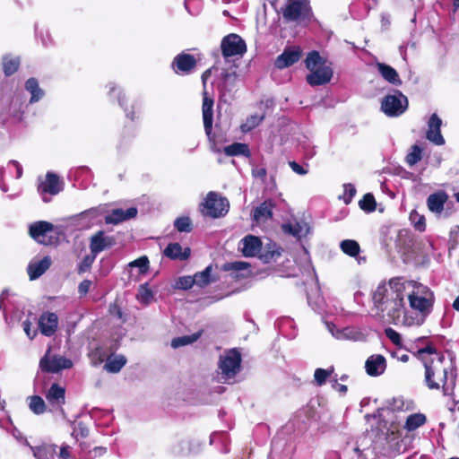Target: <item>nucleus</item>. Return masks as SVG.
Returning a JSON list of instances; mask_svg holds the SVG:
<instances>
[{"instance_id": "nucleus-1", "label": "nucleus", "mask_w": 459, "mask_h": 459, "mask_svg": "<svg viewBox=\"0 0 459 459\" xmlns=\"http://www.w3.org/2000/svg\"><path fill=\"white\" fill-rule=\"evenodd\" d=\"M416 355L423 362L427 387L430 390H442L445 396L452 397L457 377L453 360L437 352L429 345L420 349Z\"/></svg>"}, {"instance_id": "nucleus-2", "label": "nucleus", "mask_w": 459, "mask_h": 459, "mask_svg": "<svg viewBox=\"0 0 459 459\" xmlns=\"http://www.w3.org/2000/svg\"><path fill=\"white\" fill-rule=\"evenodd\" d=\"M411 286L408 279L398 276L391 278L387 282H380L373 291L374 306L386 313L388 319L394 325H400L404 314V291Z\"/></svg>"}, {"instance_id": "nucleus-3", "label": "nucleus", "mask_w": 459, "mask_h": 459, "mask_svg": "<svg viewBox=\"0 0 459 459\" xmlns=\"http://www.w3.org/2000/svg\"><path fill=\"white\" fill-rule=\"evenodd\" d=\"M409 281L411 286L405 290L404 297L408 298L410 307L416 312V315L411 316L404 310L400 325L407 326L420 325L433 309L434 293L429 287L420 282L411 280H409Z\"/></svg>"}, {"instance_id": "nucleus-4", "label": "nucleus", "mask_w": 459, "mask_h": 459, "mask_svg": "<svg viewBox=\"0 0 459 459\" xmlns=\"http://www.w3.org/2000/svg\"><path fill=\"white\" fill-rule=\"evenodd\" d=\"M241 355L237 349H231L220 356L219 368L222 378H233L239 371Z\"/></svg>"}, {"instance_id": "nucleus-5", "label": "nucleus", "mask_w": 459, "mask_h": 459, "mask_svg": "<svg viewBox=\"0 0 459 459\" xmlns=\"http://www.w3.org/2000/svg\"><path fill=\"white\" fill-rule=\"evenodd\" d=\"M283 17L288 21H311L313 13L307 0H289Z\"/></svg>"}, {"instance_id": "nucleus-6", "label": "nucleus", "mask_w": 459, "mask_h": 459, "mask_svg": "<svg viewBox=\"0 0 459 459\" xmlns=\"http://www.w3.org/2000/svg\"><path fill=\"white\" fill-rule=\"evenodd\" d=\"M408 107L407 98L400 91L386 95L381 102V110L388 117L402 115Z\"/></svg>"}, {"instance_id": "nucleus-7", "label": "nucleus", "mask_w": 459, "mask_h": 459, "mask_svg": "<svg viewBox=\"0 0 459 459\" xmlns=\"http://www.w3.org/2000/svg\"><path fill=\"white\" fill-rule=\"evenodd\" d=\"M64 183L61 178L53 172H48L44 178H39L38 193L41 196L43 202L48 203L49 198L47 195H56L63 190Z\"/></svg>"}, {"instance_id": "nucleus-8", "label": "nucleus", "mask_w": 459, "mask_h": 459, "mask_svg": "<svg viewBox=\"0 0 459 459\" xmlns=\"http://www.w3.org/2000/svg\"><path fill=\"white\" fill-rule=\"evenodd\" d=\"M74 363L70 359L61 355H51L48 350L39 361L42 371L48 373H58L63 369H69Z\"/></svg>"}, {"instance_id": "nucleus-9", "label": "nucleus", "mask_w": 459, "mask_h": 459, "mask_svg": "<svg viewBox=\"0 0 459 459\" xmlns=\"http://www.w3.org/2000/svg\"><path fill=\"white\" fill-rule=\"evenodd\" d=\"M204 206V212L206 215L212 218H219L228 212L230 204L226 198L220 196L216 193L210 192L207 195Z\"/></svg>"}, {"instance_id": "nucleus-10", "label": "nucleus", "mask_w": 459, "mask_h": 459, "mask_svg": "<svg viewBox=\"0 0 459 459\" xmlns=\"http://www.w3.org/2000/svg\"><path fill=\"white\" fill-rule=\"evenodd\" d=\"M221 53L225 58L234 56H243L247 51L245 41L238 34H229L224 37L221 44Z\"/></svg>"}, {"instance_id": "nucleus-11", "label": "nucleus", "mask_w": 459, "mask_h": 459, "mask_svg": "<svg viewBox=\"0 0 459 459\" xmlns=\"http://www.w3.org/2000/svg\"><path fill=\"white\" fill-rule=\"evenodd\" d=\"M327 329L337 340L365 342L367 339V333L364 330L357 326H347L339 329L333 324H327Z\"/></svg>"}, {"instance_id": "nucleus-12", "label": "nucleus", "mask_w": 459, "mask_h": 459, "mask_svg": "<svg viewBox=\"0 0 459 459\" xmlns=\"http://www.w3.org/2000/svg\"><path fill=\"white\" fill-rule=\"evenodd\" d=\"M115 244L116 239L113 236H108L103 230H99L91 237V253L98 255L100 252L112 247Z\"/></svg>"}, {"instance_id": "nucleus-13", "label": "nucleus", "mask_w": 459, "mask_h": 459, "mask_svg": "<svg viewBox=\"0 0 459 459\" xmlns=\"http://www.w3.org/2000/svg\"><path fill=\"white\" fill-rule=\"evenodd\" d=\"M39 330L41 334L50 337L55 334L58 327V316L54 312H44L39 317Z\"/></svg>"}, {"instance_id": "nucleus-14", "label": "nucleus", "mask_w": 459, "mask_h": 459, "mask_svg": "<svg viewBox=\"0 0 459 459\" xmlns=\"http://www.w3.org/2000/svg\"><path fill=\"white\" fill-rule=\"evenodd\" d=\"M307 75V82L311 86H319L328 83L333 74V69L329 65L319 66L310 71Z\"/></svg>"}, {"instance_id": "nucleus-15", "label": "nucleus", "mask_w": 459, "mask_h": 459, "mask_svg": "<svg viewBox=\"0 0 459 459\" xmlns=\"http://www.w3.org/2000/svg\"><path fill=\"white\" fill-rule=\"evenodd\" d=\"M213 99L209 97L208 92L204 90L203 93L202 113L204 120V127L207 136H210L212 130L213 123Z\"/></svg>"}, {"instance_id": "nucleus-16", "label": "nucleus", "mask_w": 459, "mask_h": 459, "mask_svg": "<svg viewBox=\"0 0 459 459\" xmlns=\"http://www.w3.org/2000/svg\"><path fill=\"white\" fill-rule=\"evenodd\" d=\"M172 65L177 74H188L195 68L196 60L195 56L190 54L181 53L174 57Z\"/></svg>"}, {"instance_id": "nucleus-17", "label": "nucleus", "mask_w": 459, "mask_h": 459, "mask_svg": "<svg viewBox=\"0 0 459 459\" xmlns=\"http://www.w3.org/2000/svg\"><path fill=\"white\" fill-rule=\"evenodd\" d=\"M53 225L50 222L39 221L30 226L29 231L30 237L40 244L47 245V235L53 231Z\"/></svg>"}, {"instance_id": "nucleus-18", "label": "nucleus", "mask_w": 459, "mask_h": 459, "mask_svg": "<svg viewBox=\"0 0 459 459\" xmlns=\"http://www.w3.org/2000/svg\"><path fill=\"white\" fill-rule=\"evenodd\" d=\"M368 375L371 377L381 376L386 368V360L383 355L374 354L369 356L365 362Z\"/></svg>"}, {"instance_id": "nucleus-19", "label": "nucleus", "mask_w": 459, "mask_h": 459, "mask_svg": "<svg viewBox=\"0 0 459 459\" xmlns=\"http://www.w3.org/2000/svg\"><path fill=\"white\" fill-rule=\"evenodd\" d=\"M442 121L437 114L431 115L428 121V131L426 137L428 140L437 145H442L445 143V140L440 133V126Z\"/></svg>"}, {"instance_id": "nucleus-20", "label": "nucleus", "mask_w": 459, "mask_h": 459, "mask_svg": "<svg viewBox=\"0 0 459 459\" xmlns=\"http://www.w3.org/2000/svg\"><path fill=\"white\" fill-rule=\"evenodd\" d=\"M137 215V209L134 207H130L126 210L117 208L112 210V212L105 216V222L107 224L117 225L132 218H134Z\"/></svg>"}, {"instance_id": "nucleus-21", "label": "nucleus", "mask_w": 459, "mask_h": 459, "mask_svg": "<svg viewBox=\"0 0 459 459\" xmlns=\"http://www.w3.org/2000/svg\"><path fill=\"white\" fill-rule=\"evenodd\" d=\"M301 52L299 48H287L275 60V66L279 69L289 67L299 61Z\"/></svg>"}, {"instance_id": "nucleus-22", "label": "nucleus", "mask_w": 459, "mask_h": 459, "mask_svg": "<svg viewBox=\"0 0 459 459\" xmlns=\"http://www.w3.org/2000/svg\"><path fill=\"white\" fill-rule=\"evenodd\" d=\"M282 230L285 233H289L299 239L306 237L310 232L308 223L304 221H294L285 223L282 225Z\"/></svg>"}, {"instance_id": "nucleus-23", "label": "nucleus", "mask_w": 459, "mask_h": 459, "mask_svg": "<svg viewBox=\"0 0 459 459\" xmlns=\"http://www.w3.org/2000/svg\"><path fill=\"white\" fill-rule=\"evenodd\" d=\"M447 199L448 195L445 191L436 192L427 198V206L433 213L441 214Z\"/></svg>"}, {"instance_id": "nucleus-24", "label": "nucleus", "mask_w": 459, "mask_h": 459, "mask_svg": "<svg viewBox=\"0 0 459 459\" xmlns=\"http://www.w3.org/2000/svg\"><path fill=\"white\" fill-rule=\"evenodd\" d=\"M46 399L51 406L61 407L65 402V388L56 383L52 384L46 393Z\"/></svg>"}, {"instance_id": "nucleus-25", "label": "nucleus", "mask_w": 459, "mask_h": 459, "mask_svg": "<svg viewBox=\"0 0 459 459\" xmlns=\"http://www.w3.org/2000/svg\"><path fill=\"white\" fill-rule=\"evenodd\" d=\"M241 242L243 245L241 250L245 256H255L261 251L262 242L260 238L255 236L248 235L245 237Z\"/></svg>"}, {"instance_id": "nucleus-26", "label": "nucleus", "mask_w": 459, "mask_h": 459, "mask_svg": "<svg viewBox=\"0 0 459 459\" xmlns=\"http://www.w3.org/2000/svg\"><path fill=\"white\" fill-rule=\"evenodd\" d=\"M163 254L170 259L184 261L189 258L191 250L189 247L183 248L179 243H170L164 249Z\"/></svg>"}, {"instance_id": "nucleus-27", "label": "nucleus", "mask_w": 459, "mask_h": 459, "mask_svg": "<svg viewBox=\"0 0 459 459\" xmlns=\"http://www.w3.org/2000/svg\"><path fill=\"white\" fill-rule=\"evenodd\" d=\"M249 266L250 264L247 262L243 261H235L226 263L222 266V270L226 272H230L231 276L233 278H244L247 276L249 273Z\"/></svg>"}, {"instance_id": "nucleus-28", "label": "nucleus", "mask_w": 459, "mask_h": 459, "mask_svg": "<svg viewBox=\"0 0 459 459\" xmlns=\"http://www.w3.org/2000/svg\"><path fill=\"white\" fill-rule=\"evenodd\" d=\"M51 259L45 256L39 261L31 262L28 265V274L30 280H36L41 276L50 266Z\"/></svg>"}, {"instance_id": "nucleus-29", "label": "nucleus", "mask_w": 459, "mask_h": 459, "mask_svg": "<svg viewBox=\"0 0 459 459\" xmlns=\"http://www.w3.org/2000/svg\"><path fill=\"white\" fill-rule=\"evenodd\" d=\"M377 68L381 76L388 82L395 86L402 84L398 73L392 66L384 63H377Z\"/></svg>"}, {"instance_id": "nucleus-30", "label": "nucleus", "mask_w": 459, "mask_h": 459, "mask_svg": "<svg viewBox=\"0 0 459 459\" xmlns=\"http://www.w3.org/2000/svg\"><path fill=\"white\" fill-rule=\"evenodd\" d=\"M273 203L266 200L254 210L253 217L257 222H264L273 216Z\"/></svg>"}, {"instance_id": "nucleus-31", "label": "nucleus", "mask_w": 459, "mask_h": 459, "mask_svg": "<svg viewBox=\"0 0 459 459\" xmlns=\"http://www.w3.org/2000/svg\"><path fill=\"white\" fill-rule=\"evenodd\" d=\"M108 94L113 95L117 91V100L119 105L124 108L126 112V116L130 118L131 120L134 119V113L136 110L140 108V106L138 103H134L132 105V110H129L127 108L124 106V98L125 96L122 95V91L117 87V85L114 82H110L108 85Z\"/></svg>"}, {"instance_id": "nucleus-32", "label": "nucleus", "mask_w": 459, "mask_h": 459, "mask_svg": "<svg viewBox=\"0 0 459 459\" xmlns=\"http://www.w3.org/2000/svg\"><path fill=\"white\" fill-rule=\"evenodd\" d=\"M25 89L30 93V103L38 102L44 96V91L39 87V82L35 78H30L26 81Z\"/></svg>"}, {"instance_id": "nucleus-33", "label": "nucleus", "mask_w": 459, "mask_h": 459, "mask_svg": "<svg viewBox=\"0 0 459 459\" xmlns=\"http://www.w3.org/2000/svg\"><path fill=\"white\" fill-rule=\"evenodd\" d=\"M426 421H427V417L425 414L420 413V412L412 413L407 417L403 428L407 431H413V430L417 429L418 428L421 427L422 425H424L426 423Z\"/></svg>"}, {"instance_id": "nucleus-34", "label": "nucleus", "mask_w": 459, "mask_h": 459, "mask_svg": "<svg viewBox=\"0 0 459 459\" xmlns=\"http://www.w3.org/2000/svg\"><path fill=\"white\" fill-rule=\"evenodd\" d=\"M126 359L123 355L108 357L104 365V368L109 373H117L126 365Z\"/></svg>"}, {"instance_id": "nucleus-35", "label": "nucleus", "mask_w": 459, "mask_h": 459, "mask_svg": "<svg viewBox=\"0 0 459 459\" xmlns=\"http://www.w3.org/2000/svg\"><path fill=\"white\" fill-rule=\"evenodd\" d=\"M224 152L228 156H238L243 155L245 157L250 156V151L248 145L242 143H234L224 148Z\"/></svg>"}, {"instance_id": "nucleus-36", "label": "nucleus", "mask_w": 459, "mask_h": 459, "mask_svg": "<svg viewBox=\"0 0 459 459\" xmlns=\"http://www.w3.org/2000/svg\"><path fill=\"white\" fill-rule=\"evenodd\" d=\"M57 446L56 445H44L39 447H31L33 455L38 459H54V455Z\"/></svg>"}, {"instance_id": "nucleus-37", "label": "nucleus", "mask_w": 459, "mask_h": 459, "mask_svg": "<svg viewBox=\"0 0 459 459\" xmlns=\"http://www.w3.org/2000/svg\"><path fill=\"white\" fill-rule=\"evenodd\" d=\"M340 248L344 254L351 257H357L360 252V247L359 243L353 239L342 240L340 243Z\"/></svg>"}, {"instance_id": "nucleus-38", "label": "nucleus", "mask_w": 459, "mask_h": 459, "mask_svg": "<svg viewBox=\"0 0 459 459\" xmlns=\"http://www.w3.org/2000/svg\"><path fill=\"white\" fill-rule=\"evenodd\" d=\"M20 65V59L18 57H11L5 56L3 57V69L5 75L9 76L14 74Z\"/></svg>"}, {"instance_id": "nucleus-39", "label": "nucleus", "mask_w": 459, "mask_h": 459, "mask_svg": "<svg viewBox=\"0 0 459 459\" xmlns=\"http://www.w3.org/2000/svg\"><path fill=\"white\" fill-rule=\"evenodd\" d=\"M200 336H201L200 333H195L191 335H185V336L174 338L171 341V346L173 348L177 349V348H179V347H182L185 345L191 344V343L195 342V341H197L200 338Z\"/></svg>"}, {"instance_id": "nucleus-40", "label": "nucleus", "mask_w": 459, "mask_h": 459, "mask_svg": "<svg viewBox=\"0 0 459 459\" xmlns=\"http://www.w3.org/2000/svg\"><path fill=\"white\" fill-rule=\"evenodd\" d=\"M306 67L309 70H315L318 68L319 66L326 65L325 62H323L322 57L320 56L319 53L316 51H313L308 54L306 60Z\"/></svg>"}, {"instance_id": "nucleus-41", "label": "nucleus", "mask_w": 459, "mask_h": 459, "mask_svg": "<svg viewBox=\"0 0 459 459\" xmlns=\"http://www.w3.org/2000/svg\"><path fill=\"white\" fill-rule=\"evenodd\" d=\"M212 266H207L204 271L196 273L194 275L195 285L199 287L207 286L212 282L211 278Z\"/></svg>"}, {"instance_id": "nucleus-42", "label": "nucleus", "mask_w": 459, "mask_h": 459, "mask_svg": "<svg viewBox=\"0 0 459 459\" xmlns=\"http://www.w3.org/2000/svg\"><path fill=\"white\" fill-rule=\"evenodd\" d=\"M421 159L422 149L418 144L412 145L405 158L407 164L412 167L415 164H417Z\"/></svg>"}, {"instance_id": "nucleus-43", "label": "nucleus", "mask_w": 459, "mask_h": 459, "mask_svg": "<svg viewBox=\"0 0 459 459\" xmlns=\"http://www.w3.org/2000/svg\"><path fill=\"white\" fill-rule=\"evenodd\" d=\"M29 408L35 414H42L46 411V404L40 396L33 395L29 398Z\"/></svg>"}, {"instance_id": "nucleus-44", "label": "nucleus", "mask_w": 459, "mask_h": 459, "mask_svg": "<svg viewBox=\"0 0 459 459\" xmlns=\"http://www.w3.org/2000/svg\"><path fill=\"white\" fill-rule=\"evenodd\" d=\"M264 118V115H251L240 126L243 133H247L256 127Z\"/></svg>"}, {"instance_id": "nucleus-45", "label": "nucleus", "mask_w": 459, "mask_h": 459, "mask_svg": "<svg viewBox=\"0 0 459 459\" xmlns=\"http://www.w3.org/2000/svg\"><path fill=\"white\" fill-rule=\"evenodd\" d=\"M105 212L104 206H98L91 208L81 213L82 219H89L90 221L93 224L96 223L98 219Z\"/></svg>"}, {"instance_id": "nucleus-46", "label": "nucleus", "mask_w": 459, "mask_h": 459, "mask_svg": "<svg viewBox=\"0 0 459 459\" xmlns=\"http://www.w3.org/2000/svg\"><path fill=\"white\" fill-rule=\"evenodd\" d=\"M359 205L361 210L371 212L376 210V201L372 194H366L359 201Z\"/></svg>"}, {"instance_id": "nucleus-47", "label": "nucleus", "mask_w": 459, "mask_h": 459, "mask_svg": "<svg viewBox=\"0 0 459 459\" xmlns=\"http://www.w3.org/2000/svg\"><path fill=\"white\" fill-rule=\"evenodd\" d=\"M333 373V368L331 367L328 369L316 368L315 370L314 377L315 381L318 385L325 384L326 379Z\"/></svg>"}, {"instance_id": "nucleus-48", "label": "nucleus", "mask_w": 459, "mask_h": 459, "mask_svg": "<svg viewBox=\"0 0 459 459\" xmlns=\"http://www.w3.org/2000/svg\"><path fill=\"white\" fill-rule=\"evenodd\" d=\"M410 221L414 228L419 231H424L426 229L425 217L416 211L410 213Z\"/></svg>"}, {"instance_id": "nucleus-49", "label": "nucleus", "mask_w": 459, "mask_h": 459, "mask_svg": "<svg viewBox=\"0 0 459 459\" xmlns=\"http://www.w3.org/2000/svg\"><path fill=\"white\" fill-rule=\"evenodd\" d=\"M175 228L179 232H190L192 230V222L189 217H179L174 221Z\"/></svg>"}, {"instance_id": "nucleus-50", "label": "nucleus", "mask_w": 459, "mask_h": 459, "mask_svg": "<svg viewBox=\"0 0 459 459\" xmlns=\"http://www.w3.org/2000/svg\"><path fill=\"white\" fill-rule=\"evenodd\" d=\"M221 76H222V79H223V83H222V86H221V91H222V95H224V91H230V86L234 84L235 81H236V78H237V74L236 73H230L228 71H224L222 74H221Z\"/></svg>"}, {"instance_id": "nucleus-51", "label": "nucleus", "mask_w": 459, "mask_h": 459, "mask_svg": "<svg viewBox=\"0 0 459 459\" xmlns=\"http://www.w3.org/2000/svg\"><path fill=\"white\" fill-rule=\"evenodd\" d=\"M96 257H97V255L92 253L85 255L78 265V273H83L89 271L91 269L92 264L94 263Z\"/></svg>"}, {"instance_id": "nucleus-52", "label": "nucleus", "mask_w": 459, "mask_h": 459, "mask_svg": "<svg viewBox=\"0 0 459 459\" xmlns=\"http://www.w3.org/2000/svg\"><path fill=\"white\" fill-rule=\"evenodd\" d=\"M153 295L152 290L148 288L147 285H141L137 299L141 303L149 304L152 299Z\"/></svg>"}, {"instance_id": "nucleus-53", "label": "nucleus", "mask_w": 459, "mask_h": 459, "mask_svg": "<svg viewBox=\"0 0 459 459\" xmlns=\"http://www.w3.org/2000/svg\"><path fill=\"white\" fill-rule=\"evenodd\" d=\"M129 267H138L140 273H144L149 269V259L146 255L141 256L129 263Z\"/></svg>"}, {"instance_id": "nucleus-54", "label": "nucleus", "mask_w": 459, "mask_h": 459, "mask_svg": "<svg viewBox=\"0 0 459 459\" xmlns=\"http://www.w3.org/2000/svg\"><path fill=\"white\" fill-rule=\"evenodd\" d=\"M195 284L194 276L179 277L176 282V287L181 290H188Z\"/></svg>"}, {"instance_id": "nucleus-55", "label": "nucleus", "mask_w": 459, "mask_h": 459, "mask_svg": "<svg viewBox=\"0 0 459 459\" xmlns=\"http://www.w3.org/2000/svg\"><path fill=\"white\" fill-rule=\"evenodd\" d=\"M385 333L386 337L396 346H402V337L399 333H397L393 328H386L385 330Z\"/></svg>"}, {"instance_id": "nucleus-56", "label": "nucleus", "mask_w": 459, "mask_h": 459, "mask_svg": "<svg viewBox=\"0 0 459 459\" xmlns=\"http://www.w3.org/2000/svg\"><path fill=\"white\" fill-rule=\"evenodd\" d=\"M356 194V189L351 184L344 185L343 201L345 204H350Z\"/></svg>"}, {"instance_id": "nucleus-57", "label": "nucleus", "mask_w": 459, "mask_h": 459, "mask_svg": "<svg viewBox=\"0 0 459 459\" xmlns=\"http://www.w3.org/2000/svg\"><path fill=\"white\" fill-rule=\"evenodd\" d=\"M23 330L26 335L32 340L37 335V330L31 329V323L29 320H25L22 323Z\"/></svg>"}, {"instance_id": "nucleus-58", "label": "nucleus", "mask_w": 459, "mask_h": 459, "mask_svg": "<svg viewBox=\"0 0 459 459\" xmlns=\"http://www.w3.org/2000/svg\"><path fill=\"white\" fill-rule=\"evenodd\" d=\"M289 165L290 167L291 168V169L297 173L298 175H306L307 173V169H306L305 168H303L301 165H299V163H297L296 161H290L289 162Z\"/></svg>"}, {"instance_id": "nucleus-59", "label": "nucleus", "mask_w": 459, "mask_h": 459, "mask_svg": "<svg viewBox=\"0 0 459 459\" xmlns=\"http://www.w3.org/2000/svg\"><path fill=\"white\" fill-rule=\"evenodd\" d=\"M91 286V281L90 280L82 281L78 286V291L80 295H86Z\"/></svg>"}, {"instance_id": "nucleus-60", "label": "nucleus", "mask_w": 459, "mask_h": 459, "mask_svg": "<svg viewBox=\"0 0 459 459\" xmlns=\"http://www.w3.org/2000/svg\"><path fill=\"white\" fill-rule=\"evenodd\" d=\"M58 457L60 459H71V447L68 445H63L60 447Z\"/></svg>"}, {"instance_id": "nucleus-61", "label": "nucleus", "mask_w": 459, "mask_h": 459, "mask_svg": "<svg viewBox=\"0 0 459 459\" xmlns=\"http://www.w3.org/2000/svg\"><path fill=\"white\" fill-rule=\"evenodd\" d=\"M252 176L255 178L264 180L266 177V169L264 168H254L252 169Z\"/></svg>"}, {"instance_id": "nucleus-62", "label": "nucleus", "mask_w": 459, "mask_h": 459, "mask_svg": "<svg viewBox=\"0 0 459 459\" xmlns=\"http://www.w3.org/2000/svg\"><path fill=\"white\" fill-rule=\"evenodd\" d=\"M332 386H333V389H335L337 392H339L342 394H345L347 393V390H348L347 385H342V384H339L337 379H334L333 381Z\"/></svg>"}, {"instance_id": "nucleus-63", "label": "nucleus", "mask_w": 459, "mask_h": 459, "mask_svg": "<svg viewBox=\"0 0 459 459\" xmlns=\"http://www.w3.org/2000/svg\"><path fill=\"white\" fill-rule=\"evenodd\" d=\"M355 451L359 454V455L360 457H362L363 459H375V458H372L373 456V451L370 450V449H366V450H363V451H360L359 448L356 447L355 448Z\"/></svg>"}, {"instance_id": "nucleus-64", "label": "nucleus", "mask_w": 459, "mask_h": 459, "mask_svg": "<svg viewBox=\"0 0 459 459\" xmlns=\"http://www.w3.org/2000/svg\"><path fill=\"white\" fill-rule=\"evenodd\" d=\"M403 407H404V402L402 398H397V399L394 400V403L392 404V409L394 411H395V410L402 411V410H403Z\"/></svg>"}]
</instances>
